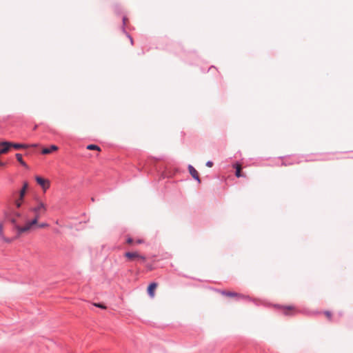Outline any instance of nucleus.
<instances>
[{"instance_id": "393cba45", "label": "nucleus", "mask_w": 353, "mask_h": 353, "mask_svg": "<svg viewBox=\"0 0 353 353\" xmlns=\"http://www.w3.org/2000/svg\"><path fill=\"white\" fill-rule=\"evenodd\" d=\"M94 305L96 307H100V308H102V309H105V306H104L103 305H102L101 303H95Z\"/></svg>"}, {"instance_id": "bb28decb", "label": "nucleus", "mask_w": 353, "mask_h": 353, "mask_svg": "<svg viewBox=\"0 0 353 353\" xmlns=\"http://www.w3.org/2000/svg\"><path fill=\"white\" fill-rule=\"evenodd\" d=\"M128 37H129V39L130 40L131 44H133V39H132V37L130 34H128Z\"/></svg>"}, {"instance_id": "412c9836", "label": "nucleus", "mask_w": 353, "mask_h": 353, "mask_svg": "<svg viewBox=\"0 0 353 353\" xmlns=\"http://www.w3.org/2000/svg\"><path fill=\"white\" fill-rule=\"evenodd\" d=\"M126 242L128 244H132L134 243V239L131 237H128L127 239H126Z\"/></svg>"}, {"instance_id": "39448f33", "label": "nucleus", "mask_w": 353, "mask_h": 353, "mask_svg": "<svg viewBox=\"0 0 353 353\" xmlns=\"http://www.w3.org/2000/svg\"><path fill=\"white\" fill-rule=\"evenodd\" d=\"M37 183L41 186L43 191L46 192L50 187V181L48 179H44L41 176H37L35 177Z\"/></svg>"}, {"instance_id": "7ed1b4c3", "label": "nucleus", "mask_w": 353, "mask_h": 353, "mask_svg": "<svg viewBox=\"0 0 353 353\" xmlns=\"http://www.w3.org/2000/svg\"><path fill=\"white\" fill-rule=\"evenodd\" d=\"M124 256L128 259L129 261H137V263L143 264L146 261V257L143 255L139 254L137 252H126Z\"/></svg>"}, {"instance_id": "a211bd4d", "label": "nucleus", "mask_w": 353, "mask_h": 353, "mask_svg": "<svg viewBox=\"0 0 353 353\" xmlns=\"http://www.w3.org/2000/svg\"><path fill=\"white\" fill-rule=\"evenodd\" d=\"M0 237L3 239L7 242H10V239H5L3 236V224L0 223Z\"/></svg>"}, {"instance_id": "6ab92c4d", "label": "nucleus", "mask_w": 353, "mask_h": 353, "mask_svg": "<svg viewBox=\"0 0 353 353\" xmlns=\"http://www.w3.org/2000/svg\"><path fill=\"white\" fill-rule=\"evenodd\" d=\"M324 314L328 319L329 321H331L332 320V314L331 312H330V311H325L324 312Z\"/></svg>"}, {"instance_id": "4468645a", "label": "nucleus", "mask_w": 353, "mask_h": 353, "mask_svg": "<svg viewBox=\"0 0 353 353\" xmlns=\"http://www.w3.org/2000/svg\"><path fill=\"white\" fill-rule=\"evenodd\" d=\"M11 147L14 148V149L19 150L21 148H28V145L26 144L15 143L11 142Z\"/></svg>"}, {"instance_id": "a878e982", "label": "nucleus", "mask_w": 353, "mask_h": 353, "mask_svg": "<svg viewBox=\"0 0 353 353\" xmlns=\"http://www.w3.org/2000/svg\"><path fill=\"white\" fill-rule=\"evenodd\" d=\"M135 242H136V243H137V244H141V243H143V239H137V240H136V241H135Z\"/></svg>"}, {"instance_id": "f257e3e1", "label": "nucleus", "mask_w": 353, "mask_h": 353, "mask_svg": "<svg viewBox=\"0 0 353 353\" xmlns=\"http://www.w3.org/2000/svg\"><path fill=\"white\" fill-rule=\"evenodd\" d=\"M30 212L34 214V218L26 223L23 228H21V232L29 231L32 225L37 224L39 219L41 216H43L47 212V205L40 199H37L36 205L29 209Z\"/></svg>"}, {"instance_id": "f3484780", "label": "nucleus", "mask_w": 353, "mask_h": 353, "mask_svg": "<svg viewBox=\"0 0 353 353\" xmlns=\"http://www.w3.org/2000/svg\"><path fill=\"white\" fill-rule=\"evenodd\" d=\"M87 150L101 151L99 146L94 144H90L86 146Z\"/></svg>"}, {"instance_id": "2eb2a0df", "label": "nucleus", "mask_w": 353, "mask_h": 353, "mask_svg": "<svg viewBox=\"0 0 353 353\" xmlns=\"http://www.w3.org/2000/svg\"><path fill=\"white\" fill-rule=\"evenodd\" d=\"M16 158H17V160L19 161V163L23 167L25 168H27L28 165L26 164V163L23 160V158H22V155L19 153H17L16 154Z\"/></svg>"}, {"instance_id": "1a4fd4ad", "label": "nucleus", "mask_w": 353, "mask_h": 353, "mask_svg": "<svg viewBox=\"0 0 353 353\" xmlns=\"http://www.w3.org/2000/svg\"><path fill=\"white\" fill-rule=\"evenodd\" d=\"M157 287V284L156 283H151L149 285V286L148 287V293L150 296H151V297L154 296V290Z\"/></svg>"}, {"instance_id": "4be33fe9", "label": "nucleus", "mask_w": 353, "mask_h": 353, "mask_svg": "<svg viewBox=\"0 0 353 353\" xmlns=\"http://www.w3.org/2000/svg\"><path fill=\"white\" fill-rule=\"evenodd\" d=\"M48 224L46 223H42L38 225V227L40 228L48 227Z\"/></svg>"}, {"instance_id": "cd10ccee", "label": "nucleus", "mask_w": 353, "mask_h": 353, "mask_svg": "<svg viewBox=\"0 0 353 353\" xmlns=\"http://www.w3.org/2000/svg\"><path fill=\"white\" fill-rule=\"evenodd\" d=\"M4 165H5V163L0 161V166H3Z\"/></svg>"}, {"instance_id": "6e6552de", "label": "nucleus", "mask_w": 353, "mask_h": 353, "mask_svg": "<svg viewBox=\"0 0 353 353\" xmlns=\"http://www.w3.org/2000/svg\"><path fill=\"white\" fill-rule=\"evenodd\" d=\"M1 148L0 149V155L8 152L11 148V142L3 141L0 143Z\"/></svg>"}, {"instance_id": "b1692460", "label": "nucleus", "mask_w": 353, "mask_h": 353, "mask_svg": "<svg viewBox=\"0 0 353 353\" xmlns=\"http://www.w3.org/2000/svg\"><path fill=\"white\" fill-rule=\"evenodd\" d=\"M213 164H214V163H213V162H212V161H207V163H206V164H205V165H206V166H207V167L211 168V167H212V166H213Z\"/></svg>"}, {"instance_id": "9d476101", "label": "nucleus", "mask_w": 353, "mask_h": 353, "mask_svg": "<svg viewBox=\"0 0 353 353\" xmlns=\"http://www.w3.org/2000/svg\"><path fill=\"white\" fill-rule=\"evenodd\" d=\"M28 182L25 181L23 183V184L22 188L19 191V196H20V199H24V196H25L26 190L28 189Z\"/></svg>"}, {"instance_id": "ddd939ff", "label": "nucleus", "mask_w": 353, "mask_h": 353, "mask_svg": "<svg viewBox=\"0 0 353 353\" xmlns=\"http://www.w3.org/2000/svg\"><path fill=\"white\" fill-rule=\"evenodd\" d=\"M58 149L57 146L54 145H50L49 148H43L42 150V153L44 154H48L51 153L52 151H55Z\"/></svg>"}, {"instance_id": "0eeeda50", "label": "nucleus", "mask_w": 353, "mask_h": 353, "mask_svg": "<svg viewBox=\"0 0 353 353\" xmlns=\"http://www.w3.org/2000/svg\"><path fill=\"white\" fill-rule=\"evenodd\" d=\"M188 171L193 179H194L198 183H201V179L196 170L192 165H188Z\"/></svg>"}, {"instance_id": "5701e85b", "label": "nucleus", "mask_w": 353, "mask_h": 353, "mask_svg": "<svg viewBox=\"0 0 353 353\" xmlns=\"http://www.w3.org/2000/svg\"><path fill=\"white\" fill-rule=\"evenodd\" d=\"M127 18L125 17H123V30L125 32V26L126 23Z\"/></svg>"}, {"instance_id": "20e7f679", "label": "nucleus", "mask_w": 353, "mask_h": 353, "mask_svg": "<svg viewBox=\"0 0 353 353\" xmlns=\"http://www.w3.org/2000/svg\"><path fill=\"white\" fill-rule=\"evenodd\" d=\"M275 307L280 309L282 313L285 316H293L299 312V310L294 306L292 305L285 306L277 305Z\"/></svg>"}, {"instance_id": "aec40b11", "label": "nucleus", "mask_w": 353, "mask_h": 353, "mask_svg": "<svg viewBox=\"0 0 353 353\" xmlns=\"http://www.w3.org/2000/svg\"><path fill=\"white\" fill-rule=\"evenodd\" d=\"M143 264L145 265V268H146L147 270H148V271H151V270H153V268H153L152 264H151V263H143Z\"/></svg>"}, {"instance_id": "dca6fc26", "label": "nucleus", "mask_w": 353, "mask_h": 353, "mask_svg": "<svg viewBox=\"0 0 353 353\" xmlns=\"http://www.w3.org/2000/svg\"><path fill=\"white\" fill-rule=\"evenodd\" d=\"M23 201V199H21L20 196H19V198L14 200V205L17 209H19L21 207Z\"/></svg>"}, {"instance_id": "f8f14e48", "label": "nucleus", "mask_w": 353, "mask_h": 353, "mask_svg": "<svg viewBox=\"0 0 353 353\" xmlns=\"http://www.w3.org/2000/svg\"><path fill=\"white\" fill-rule=\"evenodd\" d=\"M234 168L236 169L235 175L236 177L239 178L241 176H244V175L241 173V165L236 163L234 165Z\"/></svg>"}, {"instance_id": "423d86ee", "label": "nucleus", "mask_w": 353, "mask_h": 353, "mask_svg": "<svg viewBox=\"0 0 353 353\" xmlns=\"http://www.w3.org/2000/svg\"><path fill=\"white\" fill-rule=\"evenodd\" d=\"M294 163H298V161L296 160V159L294 157L292 156H288L282 158V165H293Z\"/></svg>"}, {"instance_id": "f03ea898", "label": "nucleus", "mask_w": 353, "mask_h": 353, "mask_svg": "<svg viewBox=\"0 0 353 353\" xmlns=\"http://www.w3.org/2000/svg\"><path fill=\"white\" fill-rule=\"evenodd\" d=\"M10 221L14 225V228L17 231V234L19 235L24 233L25 232H21V228H23V226L26 224L27 222L30 221V220L28 219L26 215L21 214L18 212H13L10 216Z\"/></svg>"}, {"instance_id": "9b49d317", "label": "nucleus", "mask_w": 353, "mask_h": 353, "mask_svg": "<svg viewBox=\"0 0 353 353\" xmlns=\"http://www.w3.org/2000/svg\"><path fill=\"white\" fill-rule=\"evenodd\" d=\"M221 293H222V294H223L226 296H229V297H240V298L244 297L243 295L239 294L236 292H234L223 291Z\"/></svg>"}]
</instances>
